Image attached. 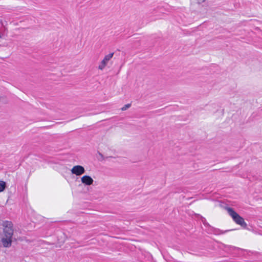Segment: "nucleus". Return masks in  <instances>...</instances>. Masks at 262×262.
Wrapping results in <instances>:
<instances>
[{"instance_id": "obj_1", "label": "nucleus", "mask_w": 262, "mask_h": 262, "mask_svg": "<svg viewBox=\"0 0 262 262\" xmlns=\"http://www.w3.org/2000/svg\"><path fill=\"white\" fill-rule=\"evenodd\" d=\"M4 236L2 238L1 242L4 247L8 248L11 246L12 236L13 235V224L10 221L3 222Z\"/></svg>"}, {"instance_id": "obj_2", "label": "nucleus", "mask_w": 262, "mask_h": 262, "mask_svg": "<svg viewBox=\"0 0 262 262\" xmlns=\"http://www.w3.org/2000/svg\"><path fill=\"white\" fill-rule=\"evenodd\" d=\"M226 210L230 215V216L232 217L234 222L238 224L241 225L242 227H245L247 226V224L244 221V219L241 217L237 213H236L233 208L230 207H227Z\"/></svg>"}, {"instance_id": "obj_3", "label": "nucleus", "mask_w": 262, "mask_h": 262, "mask_svg": "<svg viewBox=\"0 0 262 262\" xmlns=\"http://www.w3.org/2000/svg\"><path fill=\"white\" fill-rule=\"evenodd\" d=\"M114 55V53H110L105 56L103 59L101 61L100 64L99 65V69L102 70L104 69L106 66L107 64L108 61L112 58Z\"/></svg>"}, {"instance_id": "obj_4", "label": "nucleus", "mask_w": 262, "mask_h": 262, "mask_svg": "<svg viewBox=\"0 0 262 262\" xmlns=\"http://www.w3.org/2000/svg\"><path fill=\"white\" fill-rule=\"evenodd\" d=\"M71 171L72 174L76 176H80L85 172L84 168L81 165H76L73 167Z\"/></svg>"}, {"instance_id": "obj_5", "label": "nucleus", "mask_w": 262, "mask_h": 262, "mask_svg": "<svg viewBox=\"0 0 262 262\" xmlns=\"http://www.w3.org/2000/svg\"><path fill=\"white\" fill-rule=\"evenodd\" d=\"M81 182L86 185H91L93 183V179L89 176H84L81 178Z\"/></svg>"}, {"instance_id": "obj_6", "label": "nucleus", "mask_w": 262, "mask_h": 262, "mask_svg": "<svg viewBox=\"0 0 262 262\" xmlns=\"http://www.w3.org/2000/svg\"><path fill=\"white\" fill-rule=\"evenodd\" d=\"M6 187V183L4 181H0V192H2Z\"/></svg>"}, {"instance_id": "obj_7", "label": "nucleus", "mask_w": 262, "mask_h": 262, "mask_svg": "<svg viewBox=\"0 0 262 262\" xmlns=\"http://www.w3.org/2000/svg\"><path fill=\"white\" fill-rule=\"evenodd\" d=\"M131 106V104L128 103L127 104H125L123 107L121 108V110L124 111L126 110L127 108H129Z\"/></svg>"}, {"instance_id": "obj_8", "label": "nucleus", "mask_w": 262, "mask_h": 262, "mask_svg": "<svg viewBox=\"0 0 262 262\" xmlns=\"http://www.w3.org/2000/svg\"><path fill=\"white\" fill-rule=\"evenodd\" d=\"M199 3H201L205 1V0H197Z\"/></svg>"}, {"instance_id": "obj_9", "label": "nucleus", "mask_w": 262, "mask_h": 262, "mask_svg": "<svg viewBox=\"0 0 262 262\" xmlns=\"http://www.w3.org/2000/svg\"><path fill=\"white\" fill-rule=\"evenodd\" d=\"M2 37L1 34L0 33V38Z\"/></svg>"}]
</instances>
